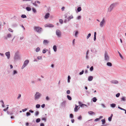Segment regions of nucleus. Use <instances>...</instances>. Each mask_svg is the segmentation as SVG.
<instances>
[{
	"label": "nucleus",
	"mask_w": 126,
	"mask_h": 126,
	"mask_svg": "<svg viewBox=\"0 0 126 126\" xmlns=\"http://www.w3.org/2000/svg\"><path fill=\"white\" fill-rule=\"evenodd\" d=\"M118 3L117 2H115L111 4L108 9V11L109 12H110L113 9L114 7L117 6Z\"/></svg>",
	"instance_id": "obj_1"
},
{
	"label": "nucleus",
	"mask_w": 126,
	"mask_h": 126,
	"mask_svg": "<svg viewBox=\"0 0 126 126\" xmlns=\"http://www.w3.org/2000/svg\"><path fill=\"white\" fill-rule=\"evenodd\" d=\"M14 59L15 61L20 60L21 59L20 55L18 51L16 52L14 56Z\"/></svg>",
	"instance_id": "obj_2"
},
{
	"label": "nucleus",
	"mask_w": 126,
	"mask_h": 126,
	"mask_svg": "<svg viewBox=\"0 0 126 126\" xmlns=\"http://www.w3.org/2000/svg\"><path fill=\"white\" fill-rule=\"evenodd\" d=\"M41 96V94L38 92H36L34 95V98L35 100L39 99Z\"/></svg>",
	"instance_id": "obj_3"
},
{
	"label": "nucleus",
	"mask_w": 126,
	"mask_h": 126,
	"mask_svg": "<svg viewBox=\"0 0 126 126\" xmlns=\"http://www.w3.org/2000/svg\"><path fill=\"white\" fill-rule=\"evenodd\" d=\"M34 30L38 33H40L42 31V28L40 27L35 26L34 28Z\"/></svg>",
	"instance_id": "obj_4"
},
{
	"label": "nucleus",
	"mask_w": 126,
	"mask_h": 126,
	"mask_svg": "<svg viewBox=\"0 0 126 126\" xmlns=\"http://www.w3.org/2000/svg\"><path fill=\"white\" fill-rule=\"evenodd\" d=\"M106 23V21L104 18H103L102 20L100 22V26L101 27H102L104 25H105Z\"/></svg>",
	"instance_id": "obj_5"
},
{
	"label": "nucleus",
	"mask_w": 126,
	"mask_h": 126,
	"mask_svg": "<svg viewBox=\"0 0 126 126\" xmlns=\"http://www.w3.org/2000/svg\"><path fill=\"white\" fill-rule=\"evenodd\" d=\"M29 62V61L28 60H25L24 62L23 65L21 67V69H23L24 68L28 65Z\"/></svg>",
	"instance_id": "obj_6"
},
{
	"label": "nucleus",
	"mask_w": 126,
	"mask_h": 126,
	"mask_svg": "<svg viewBox=\"0 0 126 126\" xmlns=\"http://www.w3.org/2000/svg\"><path fill=\"white\" fill-rule=\"evenodd\" d=\"M104 59L106 61L108 62L109 59V57L106 51L104 54Z\"/></svg>",
	"instance_id": "obj_7"
},
{
	"label": "nucleus",
	"mask_w": 126,
	"mask_h": 126,
	"mask_svg": "<svg viewBox=\"0 0 126 126\" xmlns=\"http://www.w3.org/2000/svg\"><path fill=\"white\" fill-rule=\"evenodd\" d=\"M56 35L58 37H60L61 36V32L59 30H57L56 31Z\"/></svg>",
	"instance_id": "obj_8"
},
{
	"label": "nucleus",
	"mask_w": 126,
	"mask_h": 126,
	"mask_svg": "<svg viewBox=\"0 0 126 126\" xmlns=\"http://www.w3.org/2000/svg\"><path fill=\"white\" fill-rule=\"evenodd\" d=\"M44 26L45 27H49L50 28L53 27H54L53 25L49 23L45 24L44 25Z\"/></svg>",
	"instance_id": "obj_9"
},
{
	"label": "nucleus",
	"mask_w": 126,
	"mask_h": 126,
	"mask_svg": "<svg viewBox=\"0 0 126 126\" xmlns=\"http://www.w3.org/2000/svg\"><path fill=\"white\" fill-rule=\"evenodd\" d=\"M5 55L7 56V59H10V53L9 51L6 52L5 53Z\"/></svg>",
	"instance_id": "obj_10"
},
{
	"label": "nucleus",
	"mask_w": 126,
	"mask_h": 126,
	"mask_svg": "<svg viewBox=\"0 0 126 126\" xmlns=\"http://www.w3.org/2000/svg\"><path fill=\"white\" fill-rule=\"evenodd\" d=\"M110 82L112 83L117 84L118 83V82L117 80H112L110 81Z\"/></svg>",
	"instance_id": "obj_11"
},
{
	"label": "nucleus",
	"mask_w": 126,
	"mask_h": 126,
	"mask_svg": "<svg viewBox=\"0 0 126 126\" xmlns=\"http://www.w3.org/2000/svg\"><path fill=\"white\" fill-rule=\"evenodd\" d=\"M89 50H88L86 53V59L87 60H88L89 59V57L88 56V55L89 54Z\"/></svg>",
	"instance_id": "obj_12"
},
{
	"label": "nucleus",
	"mask_w": 126,
	"mask_h": 126,
	"mask_svg": "<svg viewBox=\"0 0 126 126\" xmlns=\"http://www.w3.org/2000/svg\"><path fill=\"white\" fill-rule=\"evenodd\" d=\"M49 43V41L47 40H44L43 43L45 45H47Z\"/></svg>",
	"instance_id": "obj_13"
},
{
	"label": "nucleus",
	"mask_w": 126,
	"mask_h": 126,
	"mask_svg": "<svg viewBox=\"0 0 126 126\" xmlns=\"http://www.w3.org/2000/svg\"><path fill=\"white\" fill-rule=\"evenodd\" d=\"M93 79V77L91 76H89L88 77V80L89 81H92Z\"/></svg>",
	"instance_id": "obj_14"
},
{
	"label": "nucleus",
	"mask_w": 126,
	"mask_h": 126,
	"mask_svg": "<svg viewBox=\"0 0 126 126\" xmlns=\"http://www.w3.org/2000/svg\"><path fill=\"white\" fill-rule=\"evenodd\" d=\"M53 49L54 52H56L57 51V47L56 45H54L53 47Z\"/></svg>",
	"instance_id": "obj_15"
},
{
	"label": "nucleus",
	"mask_w": 126,
	"mask_h": 126,
	"mask_svg": "<svg viewBox=\"0 0 126 126\" xmlns=\"http://www.w3.org/2000/svg\"><path fill=\"white\" fill-rule=\"evenodd\" d=\"M50 14L49 13H47L45 15V19H47L48 18Z\"/></svg>",
	"instance_id": "obj_16"
},
{
	"label": "nucleus",
	"mask_w": 126,
	"mask_h": 126,
	"mask_svg": "<svg viewBox=\"0 0 126 126\" xmlns=\"http://www.w3.org/2000/svg\"><path fill=\"white\" fill-rule=\"evenodd\" d=\"M88 113L90 115H94L95 114V113L93 111H88Z\"/></svg>",
	"instance_id": "obj_17"
},
{
	"label": "nucleus",
	"mask_w": 126,
	"mask_h": 126,
	"mask_svg": "<svg viewBox=\"0 0 126 126\" xmlns=\"http://www.w3.org/2000/svg\"><path fill=\"white\" fill-rule=\"evenodd\" d=\"M78 106H77L76 105H75V107L74 109V111L75 112H76L78 111Z\"/></svg>",
	"instance_id": "obj_18"
},
{
	"label": "nucleus",
	"mask_w": 126,
	"mask_h": 126,
	"mask_svg": "<svg viewBox=\"0 0 126 126\" xmlns=\"http://www.w3.org/2000/svg\"><path fill=\"white\" fill-rule=\"evenodd\" d=\"M107 65L111 67L112 66V64L110 62H108L107 63Z\"/></svg>",
	"instance_id": "obj_19"
},
{
	"label": "nucleus",
	"mask_w": 126,
	"mask_h": 126,
	"mask_svg": "<svg viewBox=\"0 0 126 126\" xmlns=\"http://www.w3.org/2000/svg\"><path fill=\"white\" fill-rule=\"evenodd\" d=\"M73 18V16L72 15H71L69 17H68L67 18V21H70L71 19H72Z\"/></svg>",
	"instance_id": "obj_20"
},
{
	"label": "nucleus",
	"mask_w": 126,
	"mask_h": 126,
	"mask_svg": "<svg viewBox=\"0 0 126 126\" xmlns=\"http://www.w3.org/2000/svg\"><path fill=\"white\" fill-rule=\"evenodd\" d=\"M26 9L27 11H29L31 10V8L28 7L26 8Z\"/></svg>",
	"instance_id": "obj_21"
},
{
	"label": "nucleus",
	"mask_w": 126,
	"mask_h": 126,
	"mask_svg": "<svg viewBox=\"0 0 126 126\" xmlns=\"http://www.w3.org/2000/svg\"><path fill=\"white\" fill-rule=\"evenodd\" d=\"M116 106V105L115 104H110V106L112 108H114Z\"/></svg>",
	"instance_id": "obj_22"
},
{
	"label": "nucleus",
	"mask_w": 126,
	"mask_h": 126,
	"mask_svg": "<svg viewBox=\"0 0 126 126\" xmlns=\"http://www.w3.org/2000/svg\"><path fill=\"white\" fill-rule=\"evenodd\" d=\"M121 101H126L125 97H122L121 98Z\"/></svg>",
	"instance_id": "obj_23"
},
{
	"label": "nucleus",
	"mask_w": 126,
	"mask_h": 126,
	"mask_svg": "<svg viewBox=\"0 0 126 126\" xmlns=\"http://www.w3.org/2000/svg\"><path fill=\"white\" fill-rule=\"evenodd\" d=\"M17 73V71L16 70H14L13 73V75H14Z\"/></svg>",
	"instance_id": "obj_24"
},
{
	"label": "nucleus",
	"mask_w": 126,
	"mask_h": 126,
	"mask_svg": "<svg viewBox=\"0 0 126 126\" xmlns=\"http://www.w3.org/2000/svg\"><path fill=\"white\" fill-rule=\"evenodd\" d=\"M40 48L39 47H37L35 49V51L36 52H38L40 51Z\"/></svg>",
	"instance_id": "obj_25"
},
{
	"label": "nucleus",
	"mask_w": 126,
	"mask_h": 126,
	"mask_svg": "<svg viewBox=\"0 0 126 126\" xmlns=\"http://www.w3.org/2000/svg\"><path fill=\"white\" fill-rule=\"evenodd\" d=\"M78 34V31H77L75 33V37H78L77 35Z\"/></svg>",
	"instance_id": "obj_26"
},
{
	"label": "nucleus",
	"mask_w": 126,
	"mask_h": 126,
	"mask_svg": "<svg viewBox=\"0 0 126 126\" xmlns=\"http://www.w3.org/2000/svg\"><path fill=\"white\" fill-rule=\"evenodd\" d=\"M32 10L33 12L34 13H36V10L34 8H32Z\"/></svg>",
	"instance_id": "obj_27"
},
{
	"label": "nucleus",
	"mask_w": 126,
	"mask_h": 126,
	"mask_svg": "<svg viewBox=\"0 0 126 126\" xmlns=\"http://www.w3.org/2000/svg\"><path fill=\"white\" fill-rule=\"evenodd\" d=\"M47 49L46 48L44 49L43 50L42 52L44 54L46 53V51H47Z\"/></svg>",
	"instance_id": "obj_28"
},
{
	"label": "nucleus",
	"mask_w": 126,
	"mask_h": 126,
	"mask_svg": "<svg viewBox=\"0 0 126 126\" xmlns=\"http://www.w3.org/2000/svg\"><path fill=\"white\" fill-rule=\"evenodd\" d=\"M67 98L69 100H72V98L69 95H67Z\"/></svg>",
	"instance_id": "obj_29"
},
{
	"label": "nucleus",
	"mask_w": 126,
	"mask_h": 126,
	"mask_svg": "<svg viewBox=\"0 0 126 126\" xmlns=\"http://www.w3.org/2000/svg\"><path fill=\"white\" fill-rule=\"evenodd\" d=\"M93 101L94 102H95L97 100V99H96V98L95 97H94L93 98Z\"/></svg>",
	"instance_id": "obj_30"
},
{
	"label": "nucleus",
	"mask_w": 126,
	"mask_h": 126,
	"mask_svg": "<svg viewBox=\"0 0 126 126\" xmlns=\"http://www.w3.org/2000/svg\"><path fill=\"white\" fill-rule=\"evenodd\" d=\"M102 124L103 125L105 123V119H103L101 120Z\"/></svg>",
	"instance_id": "obj_31"
},
{
	"label": "nucleus",
	"mask_w": 126,
	"mask_h": 126,
	"mask_svg": "<svg viewBox=\"0 0 126 126\" xmlns=\"http://www.w3.org/2000/svg\"><path fill=\"white\" fill-rule=\"evenodd\" d=\"M71 78L69 76H68V80L67 81L68 83H69L70 82V79Z\"/></svg>",
	"instance_id": "obj_32"
},
{
	"label": "nucleus",
	"mask_w": 126,
	"mask_h": 126,
	"mask_svg": "<svg viewBox=\"0 0 126 126\" xmlns=\"http://www.w3.org/2000/svg\"><path fill=\"white\" fill-rule=\"evenodd\" d=\"M40 107V104H37L36 105V107L37 108H39Z\"/></svg>",
	"instance_id": "obj_33"
},
{
	"label": "nucleus",
	"mask_w": 126,
	"mask_h": 126,
	"mask_svg": "<svg viewBox=\"0 0 126 126\" xmlns=\"http://www.w3.org/2000/svg\"><path fill=\"white\" fill-rule=\"evenodd\" d=\"M21 17L22 18H24L27 17V16L25 15H22L21 16Z\"/></svg>",
	"instance_id": "obj_34"
},
{
	"label": "nucleus",
	"mask_w": 126,
	"mask_h": 126,
	"mask_svg": "<svg viewBox=\"0 0 126 126\" xmlns=\"http://www.w3.org/2000/svg\"><path fill=\"white\" fill-rule=\"evenodd\" d=\"M91 34L90 33H89L87 36V39H89V37L91 36Z\"/></svg>",
	"instance_id": "obj_35"
},
{
	"label": "nucleus",
	"mask_w": 126,
	"mask_h": 126,
	"mask_svg": "<svg viewBox=\"0 0 126 126\" xmlns=\"http://www.w3.org/2000/svg\"><path fill=\"white\" fill-rule=\"evenodd\" d=\"M81 9L80 7H79L77 8V10L78 12H80L81 10Z\"/></svg>",
	"instance_id": "obj_36"
},
{
	"label": "nucleus",
	"mask_w": 126,
	"mask_h": 126,
	"mask_svg": "<svg viewBox=\"0 0 126 126\" xmlns=\"http://www.w3.org/2000/svg\"><path fill=\"white\" fill-rule=\"evenodd\" d=\"M40 121V119L39 118H37L36 120V123H38Z\"/></svg>",
	"instance_id": "obj_37"
},
{
	"label": "nucleus",
	"mask_w": 126,
	"mask_h": 126,
	"mask_svg": "<svg viewBox=\"0 0 126 126\" xmlns=\"http://www.w3.org/2000/svg\"><path fill=\"white\" fill-rule=\"evenodd\" d=\"M84 72V71L83 70H82L81 72H80L79 73V75H81L83 74Z\"/></svg>",
	"instance_id": "obj_38"
},
{
	"label": "nucleus",
	"mask_w": 126,
	"mask_h": 126,
	"mask_svg": "<svg viewBox=\"0 0 126 126\" xmlns=\"http://www.w3.org/2000/svg\"><path fill=\"white\" fill-rule=\"evenodd\" d=\"M17 26V24L16 23L12 25V27H16Z\"/></svg>",
	"instance_id": "obj_39"
},
{
	"label": "nucleus",
	"mask_w": 126,
	"mask_h": 126,
	"mask_svg": "<svg viewBox=\"0 0 126 126\" xmlns=\"http://www.w3.org/2000/svg\"><path fill=\"white\" fill-rule=\"evenodd\" d=\"M84 106H87V105L85 104H82L81 105H80V106L81 107H84Z\"/></svg>",
	"instance_id": "obj_40"
},
{
	"label": "nucleus",
	"mask_w": 126,
	"mask_h": 126,
	"mask_svg": "<svg viewBox=\"0 0 126 126\" xmlns=\"http://www.w3.org/2000/svg\"><path fill=\"white\" fill-rule=\"evenodd\" d=\"M39 114V112L38 111H36L35 113V115L36 116H37Z\"/></svg>",
	"instance_id": "obj_41"
},
{
	"label": "nucleus",
	"mask_w": 126,
	"mask_h": 126,
	"mask_svg": "<svg viewBox=\"0 0 126 126\" xmlns=\"http://www.w3.org/2000/svg\"><path fill=\"white\" fill-rule=\"evenodd\" d=\"M118 53H119V56H120V57L122 59H123V57L122 56V55L118 51Z\"/></svg>",
	"instance_id": "obj_42"
},
{
	"label": "nucleus",
	"mask_w": 126,
	"mask_h": 126,
	"mask_svg": "<svg viewBox=\"0 0 126 126\" xmlns=\"http://www.w3.org/2000/svg\"><path fill=\"white\" fill-rule=\"evenodd\" d=\"M59 22L61 24H62L63 23V20L61 19H59Z\"/></svg>",
	"instance_id": "obj_43"
},
{
	"label": "nucleus",
	"mask_w": 126,
	"mask_h": 126,
	"mask_svg": "<svg viewBox=\"0 0 126 126\" xmlns=\"http://www.w3.org/2000/svg\"><path fill=\"white\" fill-rule=\"evenodd\" d=\"M26 114L27 116H29L31 114L30 112H28L26 113Z\"/></svg>",
	"instance_id": "obj_44"
},
{
	"label": "nucleus",
	"mask_w": 126,
	"mask_h": 126,
	"mask_svg": "<svg viewBox=\"0 0 126 126\" xmlns=\"http://www.w3.org/2000/svg\"><path fill=\"white\" fill-rule=\"evenodd\" d=\"M93 66H92L90 68V70L91 71H92L93 70Z\"/></svg>",
	"instance_id": "obj_45"
},
{
	"label": "nucleus",
	"mask_w": 126,
	"mask_h": 126,
	"mask_svg": "<svg viewBox=\"0 0 126 126\" xmlns=\"http://www.w3.org/2000/svg\"><path fill=\"white\" fill-rule=\"evenodd\" d=\"M7 36L8 38H9L11 37V35L10 34H8L7 35Z\"/></svg>",
	"instance_id": "obj_46"
},
{
	"label": "nucleus",
	"mask_w": 126,
	"mask_h": 126,
	"mask_svg": "<svg viewBox=\"0 0 126 126\" xmlns=\"http://www.w3.org/2000/svg\"><path fill=\"white\" fill-rule=\"evenodd\" d=\"M120 95V94L119 93H118L116 94V97H119Z\"/></svg>",
	"instance_id": "obj_47"
},
{
	"label": "nucleus",
	"mask_w": 126,
	"mask_h": 126,
	"mask_svg": "<svg viewBox=\"0 0 126 126\" xmlns=\"http://www.w3.org/2000/svg\"><path fill=\"white\" fill-rule=\"evenodd\" d=\"M8 31H9L10 32H13V30L12 29H11L10 28H9L8 29Z\"/></svg>",
	"instance_id": "obj_48"
},
{
	"label": "nucleus",
	"mask_w": 126,
	"mask_h": 126,
	"mask_svg": "<svg viewBox=\"0 0 126 126\" xmlns=\"http://www.w3.org/2000/svg\"><path fill=\"white\" fill-rule=\"evenodd\" d=\"M73 114H70V117L71 118H73Z\"/></svg>",
	"instance_id": "obj_49"
},
{
	"label": "nucleus",
	"mask_w": 126,
	"mask_h": 126,
	"mask_svg": "<svg viewBox=\"0 0 126 126\" xmlns=\"http://www.w3.org/2000/svg\"><path fill=\"white\" fill-rule=\"evenodd\" d=\"M37 58L38 60H41L42 59V57L41 56H38L37 57Z\"/></svg>",
	"instance_id": "obj_50"
},
{
	"label": "nucleus",
	"mask_w": 126,
	"mask_h": 126,
	"mask_svg": "<svg viewBox=\"0 0 126 126\" xmlns=\"http://www.w3.org/2000/svg\"><path fill=\"white\" fill-rule=\"evenodd\" d=\"M46 99L47 100L49 101V100L50 99L48 96H47L46 97Z\"/></svg>",
	"instance_id": "obj_51"
},
{
	"label": "nucleus",
	"mask_w": 126,
	"mask_h": 126,
	"mask_svg": "<svg viewBox=\"0 0 126 126\" xmlns=\"http://www.w3.org/2000/svg\"><path fill=\"white\" fill-rule=\"evenodd\" d=\"M7 113L8 114H10L11 115L13 114V113H10L9 111H7Z\"/></svg>",
	"instance_id": "obj_52"
},
{
	"label": "nucleus",
	"mask_w": 126,
	"mask_h": 126,
	"mask_svg": "<svg viewBox=\"0 0 126 126\" xmlns=\"http://www.w3.org/2000/svg\"><path fill=\"white\" fill-rule=\"evenodd\" d=\"M70 91L69 90H68L67 91V94H69L70 93Z\"/></svg>",
	"instance_id": "obj_53"
},
{
	"label": "nucleus",
	"mask_w": 126,
	"mask_h": 126,
	"mask_svg": "<svg viewBox=\"0 0 126 126\" xmlns=\"http://www.w3.org/2000/svg\"><path fill=\"white\" fill-rule=\"evenodd\" d=\"M112 118H111L110 117H109V118H108V120L109 121H111V120Z\"/></svg>",
	"instance_id": "obj_54"
},
{
	"label": "nucleus",
	"mask_w": 126,
	"mask_h": 126,
	"mask_svg": "<svg viewBox=\"0 0 126 126\" xmlns=\"http://www.w3.org/2000/svg\"><path fill=\"white\" fill-rule=\"evenodd\" d=\"M78 119L79 120H81L82 119V117L81 116H79V117H78Z\"/></svg>",
	"instance_id": "obj_55"
},
{
	"label": "nucleus",
	"mask_w": 126,
	"mask_h": 126,
	"mask_svg": "<svg viewBox=\"0 0 126 126\" xmlns=\"http://www.w3.org/2000/svg\"><path fill=\"white\" fill-rule=\"evenodd\" d=\"M36 2H35V1L33 3H32L35 6H37V5L36 3Z\"/></svg>",
	"instance_id": "obj_56"
},
{
	"label": "nucleus",
	"mask_w": 126,
	"mask_h": 126,
	"mask_svg": "<svg viewBox=\"0 0 126 126\" xmlns=\"http://www.w3.org/2000/svg\"><path fill=\"white\" fill-rule=\"evenodd\" d=\"M101 105L104 108H105L106 107V106L105 105L103 104H101Z\"/></svg>",
	"instance_id": "obj_57"
},
{
	"label": "nucleus",
	"mask_w": 126,
	"mask_h": 126,
	"mask_svg": "<svg viewBox=\"0 0 126 126\" xmlns=\"http://www.w3.org/2000/svg\"><path fill=\"white\" fill-rule=\"evenodd\" d=\"M21 94H19V95L18 96V97H17V99H19L20 97H21Z\"/></svg>",
	"instance_id": "obj_58"
},
{
	"label": "nucleus",
	"mask_w": 126,
	"mask_h": 126,
	"mask_svg": "<svg viewBox=\"0 0 126 126\" xmlns=\"http://www.w3.org/2000/svg\"><path fill=\"white\" fill-rule=\"evenodd\" d=\"M45 104H43L42 105H41V106L43 108H44L45 107Z\"/></svg>",
	"instance_id": "obj_59"
},
{
	"label": "nucleus",
	"mask_w": 126,
	"mask_h": 126,
	"mask_svg": "<svg viewBox=\"0 0 126 126\" xmlns=\"http://www.w3.org/2000/svg\"><path fill=\"white\" fill-rule=\"evenodd\" d=\"M29 111L30 112H31V113H33V112L34 111H33L32 110H29Z\"/></svg>",
	"instance_id": "obj_60"
},
{
	"label": "nucleus",
	"mask_w": 126,
	"mask_h": 126,
	"mask_svg": "<svg viewBox=\"0 0 126 126\" xmlns=\"http://www.w3.org/2000/svg\"><path fill=\"white\" fill-rule=\"evenodd\" d=\"M75 39H74L72 41V44L73 45H74V42L75 41Z\"/></svg>",
	"instance_id": "obj_61"
},
{
	"label": "nucleus",
	"mask_w": 126,
	"mask_h": 126,
	"mask_svg": "<svg viewBox=\"0 0 126 126\" xmlns=\"http://www.w3.org/2000/svg\"><path fill=\"white\" fill-rule=\"evenodd\" d=\"M64 7H62L61 8V10H62V11H63L64 10Z\"/></svg>",
	"instance_id": "obj_62"
},
{
	"label": "nucleus",
	"mask_w": 126,
	"mask_h": 126,
	"mask_svg": "<svg viewBox=\"0 0 126 126\" xmlns=\"http://www.w3.org/2000/svg\"><path fill=\"white\" fill-rule=\"evenodd\" d=\"M35 2L36 3H37L39 4H40V2L38 0H36L35 1Z\"/></svg>",
	"instance_id": "obj_63"
},
{
	"label": "nucleus",
	"mask_w": 126,
	"mask_h": 126,
	"mask_svg": "<svg viewBox=\"0 0 126 126\" xmlns=\"http://www.w3.org/2000/svg\"><path fill=\"white\" fill-rule=\"evenodd\" d=\"M81 18V16H78L77 18V19H80Z\"/></svg>",
	"instance_id": "obj_64"
}]
</instances>
